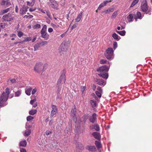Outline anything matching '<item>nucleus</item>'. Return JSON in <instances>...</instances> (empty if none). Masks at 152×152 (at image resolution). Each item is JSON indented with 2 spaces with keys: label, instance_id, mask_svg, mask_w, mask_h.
I'll return each mask as SVG.
<instances>
[{
  "label": "nucleus",
  "instance_id": "f257e3e1",
  "mask_svg": "<svg viewBox=\"0 0 152 152\" xmlns=\"http://www.w3.org/2000/svg\"><path fill=\"white\" fill-rule=\"evenodd\" d=\"M10 93V89L7 88L5 91H3L0 96V106L2 107L5 106L7 104L6 102L8 97Z\"/></svg>",
  "mask_w": 152,
  "mask_h": 152
},
{
  "label": "nucleus",
  "instance_id": "f03ea898",
  "mask_svg": "<svg viewBox=\"0 0 152 152\" xmlns=\"http://www.w3.org/2000/svg\"><path fill=\"white\" fill-rule=\"evenodd\" d=\"M141 9L143 12H145L146 14L150 15L151 14V10L150 8L148 9V7L146 0H142L141 5Z\"/></svg>",
  "mask_w": 152,
  "mask_h": 152
},
{
  "label": "nucleus",
  "instance_id": "7ed1b4c3",
  "mask_svg": "<svg viewBox=\"0 0 152 152\" xmlns=\"http://www.w3.org/2000/svg\"><path fill=\"white\" fill-rule=\"evenodd\" d=\"M43 65L41 63H37L34 67V71L38 72H40L41 71L43 72L47 67V64H45L42 68Z\"/></svg>",
  "mask_w": 152,
  "mask_h": 152
},
{
  "label": "nucleus",
  "instance_id": "20e7f679",
  "mask_svg": "<svg viewBox=\"0 0 152 152\" xmlns=\"http://www.w3.org/2000/svg\"><path fill=\"white\" fill-rule=\"evenodd\" d=\"M47 30V26L44 25L41 30V34L42 38L45 39H48L49 38V35L46 32Z\"/></svg>",
  "mask_w": 152,
  "mask_h": 152
},
{
  "label": "nucleus",
  "instance_id": "39448f33",
  "mask_svg": "<svg viewBox=\"0 0 152 152\" xmlns=\"http://www.w3.org/2000/svg\"><path fill=\"white\" fill-rule=\"evenodd\" d=\"M113 51L112 48H109L106 50L105 55L107 59H110L112 58Z\"/></svg>",
  "mask_w": 152,
  "mask_h": 152
},
{
  "label": "nucleus",
  "instance_id": "423d86ee",
  "mask_svg": "<svg viewBox=\"0 0 152 152\" xmlns=\"http://www.w3.org/2000/svg\"><path fill=\"white\" fill-rule=\"evenodd\" d=\"M68 47L66 41H63L61 43L59 50L61 51H66L68 49Z\"/></svg>",
  "mask_w": 152,
  "mask_h": 152
},
{
  "label": "nucleus",
  "instance_id": "0eeeda50",
  "mask_svg": "<svg viewBox=\"0 0 152 152\" xmlns=\"http://www.w3.org/2000/svg\"><path fill=\"white\" fill-rule=\"evenodd\" d=\"M109 69V67H107L105 65L102 66L97 69V71L99 72L104 73L107 72Z\"/></svg>",
  "mask_w": 152,
  "mask_h": 152
},
{
  "label": "nucleus",
  "instance_id": "6e6552de",
  "mask_svg": "<svg viewBox=\"0 0 152 152\" xmlns=\"http://www.w3.org/2000/svg\"><path fill=\"white\" fill-rule=\"evenodd\" d=\"M2 19L5 21H10L12 20L13 18L11 16V14L8 13L2 17Z\"/></svg>",
  "mask_w": 152,
  "mask_h": 152
},
{
  "label": "nucleus",
  "instance_id": "1a4fd4ad",
  "mask_svg": "<svg viewBox=\"0 0 152 152\" xmlns=\"http://www.w3.org/2000/svg\"><path fill=\"white\" fill-rule=\"evenodd\" d=\"M51 107L52 110L51 112L50 117L52 118L54 115L56 114L58 109L57 107L53 104L52 105Z\"/></svg>",
  "mask_w": 152,
  "mask_h": 152
},
{
  "label": "nucleus",
  "instance_id": "9d476101",
  "mask_svg": "<svg viewBox=\"0 0 152 152\" xmlns=\"http://www.w3.org/2000/svg\"><path fill=\"white\" fill-rule=\"evenodd\" d=\"M111 1L109 0H106L104 1L103 3H101L99 6L97 10H100L103 7L105 6L108 3H109ZM97 11V10H96Z\"/></svg>",
  "mask_w": 152,
  "mask_h": 152
},
{
  "label": "nucleus",
  "instance_id": "9b49d317",
  "mask_svg": "<svg viewBox=\"0 0 152 152\" xmlns=\"http://www.w3.org/2000/svg\"><path fill=\"white\" fill-rule=\"evenodd\" d=\"M97 118V115L96 113H94L93 114L92 116L89 118V121L92 123H94L96 121Z\"/></svg>",
  "mask_w": 152,
  "mask_h": 152
},
{
  "label": "nucleus",
  "instance_id": "f8f14e48",
  "mask_svg": "<svg viewBox=\"0 0 152 152\" xmlns=\"http://www.w3.org/2000/svg\"><path fill=\"white\" fill-rule=\"evenodd\" d=\"M96 82L98 85L101 86H104L105 84L104 81L102 79H97Z\"/></svg>",
  "mask_w": 152,
  "mask_h": 152
},
{
  "label": "nucleus",
  "instance_id": "ddd939ff",
  "mask_svg": "<svg viewBox=\"0 0 152 152\" xmlns=\"http://www.w3.org/2000/svg\"><path fill=\"white\" fill-rule=\"evenodd\" d=\"M92 134L96 139L99 140L101 138L100 134L97 132H94L92 133Z\"/></svg>",
  "mask_w": 152,
  "mask_h": 152
},
{
  "label": "nucleus",
  "instance_id": "4468645a",
  "mask_svg": "<svg viewBox=\"0 0 152 152\" xmlns=\"http://www.w3.org/2000/svg\"><path fill=\"white\" fill-rule=\"evenodd\" d=\"M86 149L90 151H93L96 150V148L94 146L87 145L86 147Z\"/></svg>",
  "mask_w": 152,
  "mask_h": 152
},
{
  "label": "nucleus",
  "instance_id": "2eb2a0df",
  "mask_svg": "<svg viewBox=\"0 0 152 152\" xmlns=\"http://www.w3.org/2000/svg\"><path fill=\"white\" fill-rule=\"evenodd\" d=\"M1 5L3 6H6L8 7L11 5V4L7 0H2Z\"/></svg>",
  "mask_w": 152,
  "mask_h": 152
},
{
  "label": "nucleus",
  "instance_id": "dca6fc26",
  "mask_svg": "<svg viewBox=\"0 0 152 152\" xmlns=\"http://www.w3.org/2000/svg\"><path fill=\"white\" fill-rule=\"evenodd\" d=\"M114 10L113 8H111L103 11L102 13L104 14H109L111 12H113Z\"/></svg>",
  "mask_w": 152,
  "mask_h": 152
},
{
  "label": "nucleus",
  "instance_id": "f3484780",
  "mask_svg": "<svg viewBox=\"0 0 152 152\" xmlns=\"http://www.w3.org/2000/svg\"><path fill=\"white\" fill-rule=\"evenodd\" d=\"M28 8V7H23L20 10V13L22 15L25 14L27 11V9Z\"/></svg>",
  "mask_w": 152,
  "mask_h": 152
},
{
  "label": "nucleus",
  "instance_id": "a211bd4d",
  "mask_svg": "<svg viewBox=\"0 0 152 152\" xmlns=\"http://www.w3.org/2000/svg\"><path fill=\"white\" fill-rule=\"evenodd\" d=\"M112 36L114 39L117 41H118L121 38L120 37L118 36L115 33H113Z\"/></svg>",
  "mask_w": 152,
  "mask_h": 152
},
{
  "label": "nucleus",
  "instance_id": "6ab92c4d",
  "mask_svg": "<svg viewBox=\"0 0 152 152\" xmlns=\"http://www.w3.org/2000/svg\"><path fill=\"white\" fill-rule=\"evenodd\" d=\"M51 3V5L52 7L55 9H57L58 7V4L56 1H53Z\"/></svg>",
  "mask_w": 152,
  "mask_h": 152
},
{
  "label": "nucleus",
  "instance_id": "aec40b11",
  "mask_svg": "<svg viewBox=\"0 0 152 152\" xmlns=\"http://www.w3.org/2000/svg\"><path fill=\"white\" fill-rule=\"evenodd\" d=\"M31 133V130L30 129H26L25 131L23 134L25 136H27L29 135Z\"/></svg>",
  "mask_w": 152,
  "mask_h": 152
},
{
  "label": "nucleus",
  "instance_id": "412c9836",
  "mask_svg": "<svg viewBox=\"0 0 152 152\" xmlns=\"http://www.w3.org/2000/svg\"><path fill=\"white\" fill-rule=\"evenodd\" d=\"M133 15L132 14H129L127 17V19L129 22H130L133 21Z\"/></svg>",
  "mask_w": 152,
  "mask_h": 152
},
{
  "label": "nucleus",
  "instance_id": "4be33fe9",
  "mask_svg": "<svg viewBox=\"0 0 152 152\" xmlns=\"http://www.w3.org/2000/svg\"><path fill=\"white\" fill-rule=\"evenodd\" d=\"M32 88L31 87H29L26 89L25 91L26 94L28 96L30 95H31V92L32 91Z\"/></svg>",
  "mask_w": 152,
  "mask_h": 152
},
{
  "label": "nucleus",
  "instance_id": "5701e85b",
  "mask_svg": "<svg viewBox=\"0 0 152 152\" xmlns=\"http://www.w3.org/2000/svg\"><path fill=\"white\" fill-rule=\"evenodd\" d=\"M82 15V12H81L78 15L77 18L75 19V21L76 22H79L81 20Z\"/></svg>",
  "mask_w": 152,
  "mask_h": 152
},
{
  "label": "nucleus",
  "instance_id": "b1692460",
  "mask_svg": "<svg viewBox=\"0 0 152 152\" xmlns=\"http://www.w3.org/2000/svg\"><path fill=\"white\" fill-rule=\"evenodd\" d=\"M98 75L100 77H102L104 78H106V79H107V78L108 77V74L107 73H101L99 74H98Z\"/></svg>",
  "mask_w": 152,
  "mask_h": 152
},
{
  "label": "nucleus",
  "instance_id": "393cba45",
  "mask_svg": "<svg viewBox=\"0 0 152 152\" xmlns=\"http://www.w3.org/2000/svg\"><path fill=\"white\" fill-rule=\"evenodd\" d=\"M10 9V8H9L1 10L0 11V15L7 12Z\"/></svg>",
  "mask_w": 152,
  "mask_h": 152
},
{
  "label": "nucleus",
  "instance_id": "a878e982",
  "mask_svg": "<svg viewBox=\"0 0 152 152\" xmlns=\"http://www.w3.org/2000/svg\"><path fill=\"white\" fill-rule=\"evenodd\" d=\"M35 2V0H31V1H27V5L30 6L32 7L34 5Z\"/></svg>",
  "mask_w": 152,
  "mask_h": 152
},
{
  "label": "nucleus",
  "instance_id": "bb28decb",
  "mask_svg": "<svg viewBox=\"0 0 152 152\" xmlns=\"http://www.w3.org/2000/svg\"><path fill=\"white\" fill-rule=\"evenodd\" d=\"M94 128L97 131H99V126L97 124H96L94 126H90V129H92Z\"/></svg>",
  "mask_w": 152,
  "mask_h": 152
},
{
  "label": "nucleus",
  "instance_id": "cd10ccee",
  "mask_svg": "<svg viewBox=\"0 0 152 152\" xmlns=\"http://www.w3.org/2000/svg\"><path fill=\"white\" fill-rule=\"evenodd\" d=\"M136 15V16L135 18L136 21H137V18L141 19L142 18L141 13L140 12H137Z\"/></svg>",
  "mask_w": 152,
  "mask_h": 152
},
{
  "label": "nucleus",
  "instance_id": "c85d7f7f",
  "mask_svg": "<svg viewBox=\"0 0 152 152\" xmlns=\"http://www.w3.org/2000/svg\"><path fill=\"white\" fill-rule=\"evenodd\" d=\"M26 141L25 140H23L21 141L20 143V146L25 147L26 145Z\"/></svg>",
  "mask_w": 152,
  "mask_h": 152
},
{
  "label": "nucleus",
  "instance_id": "c756f323",
  "mask_svg": "<svg viewBox=\"0 0 152 152\" xmlns=\"http://www.w3.org/2000/svg\"><path fill=\"white\" fill-rule=\"evenodd\" d=\"M71 114L72 116H75V115H76V107L75 106L74 107V109L72 110Z\"/></svg>",
  "mask_w": 152,
  "mask_h": 152
},
{
  "label": "nucleus",
  "instance_id": "7c9ffc66",
  "mask_svg": "<svg viewBox=\"0 0 152 152\" xmlns=\"http://www.w3.org/2000/svg\"><path fill=\"white\" fill-rule=\"evenodd\" d=\"M95 144L98 149H99L101 148V143L99 141H95Z\"/></svg>",
  "mask_w": 152,
  "mask_h": 152
},
{
  "label": "nucleus",
  "instance_id": "2f4dec72",
  "mask_svg": "<svg viewBox=\"0 0 152 152\" xmlns=\"http://www.w3.org/2000/svg\"><path fill=\"white\" fill-rule=\"evenodd\" d=\"M116 31L117 33L122 36H124L126 34V31L124 30L121 31Z\"/></svg>",
  "mask_w": 152,
  "mask_h": 152
},
{
  "label": "nucleus",
  "instance_id": "473e14b6",
  "mask_svg": "<svg viewBox=\"0 0 152 152\" xmlns=\"http://www.w3.org/2000/svg\"><path fill=\"white\" fill-rule=\"evenodd\" d=\"M37 110H31L29 112V113L30 115H33L36 113Z\"/></svg>",
  "mask_w": 152,
  "mask_h": 152
},
{
  "label": "nucleus",
  "instance_id": "72a5a7b5",
  "mask_svg": "<svg viewBox=\"0 0 152 152\" xmlns=\"http://www.w3.org/2000/svg\"><path fill=\"white\" fill-rule=\"evenodd\" d=\"M139 1V0H134L131 4L130 7H132L134 6Z\"/></svg>",
  "mask_w": 152,
  "mask_h": 152
},
{
  "label": "nucleus",
  "instance_id": "f704fd0d",
  "mask_svg": "<svg viewBox=\"0 0 152 152\" xmlns=\"http://www.w3.org/2000/svg\"><path fill=\"white\" fill-rule=\"evenodd\" d=\"M90 103L91 105L93 107H95L96 106V103L95 101L91 100L90 101Z\"/></svg>",
  "mask_w": 152,
  "mask_h": 152
},
{
  "label": "nucleus",
  "instance_id": "c9c22d12",
  "mask_svg": "<svg viewBox=\"0 0 152 152\" xmlns=\"http://www.w3.org/2000/svg\"><path fill=\"white\" fill-rule=\"evenodd\" d=\"M40 44L37 43L35 44L34 46V51L37 50L40 47Z\"/></svg>",
  "mask_w": 152,
  "mask_h": 152
},
{
  "label": "nucleus",
  "instance_id": "e433bc0d",
  "mask_svg": "<svg viewBox=\"0 0 152 152\" xmlns=\"http://www.w3.org/2000/svg\"><path fill=\"white\" fill-rule=\"evenodd\" d=\"M40 25L39 24H36L34 25L32 28L34 29H37L39 28L40 27Z\"/></svg>",
  "mask_w": 152,
  "mask_h": 152
},
{
  "label": "nucleus",
  "instance_id": "4c0bfd02",
  "mask_svg": "<svg viewBox=\"0 0 152 152\" xmlns=\"http://www.w3.org/2000/svg\"><path fill=\"white\" fill-rule=\"evenodd\" d=\"M96 94L97 96L99 98L101 97L102 96L101 93L102 92H99L98 91H96Z\"/></svg>",
  "mask_w": 152,
  "mask_h": 152
},
{
  "label": "nucleus",
  "instance_id": "58836bf2",
  "mask_svg": "<svg viewBox=\"0 0 152 152\" xmlns=\"http://www.w3.org/2000/svg\"><path fill=\"white\" fill-rule=\"evenodd\" d=\"M21 93V91L18 90L17 92H15V96H19Z\"/></svg>",
  "mask_w": 152,
  "mask_h": 152
},
{
  "label": "nucleus",
  "instance_id": "ea45409f",
  "mask_svg": "<svg viewBox=\"0 0 152 152\" xmlns=\"http://www.w3.org/2000/svg\"><path fill=\"white\" fill-rule=\"evenodd\" d=\"M117 13L118 12L117 11L115 12L113 14L111 18H115L117 15Z\"/></svg>",
  "mask_w": 152,
  "mask_h": 152
},
{
  "label": "nucleus",
  "instance_id": "a19ab883",
  "mask_svg": "<svg viewBox=\"0 0 152 152\" xmlns=\"http://www.w3.org/2000/svg\"><path fill=\"white\" fill-rule=\"evenodd\" d=\"M34 118V117L31 116H28L26 118L27 120L28 121H30L31 120H32Z\"/></svg>",
  "mask_w": 152,
  "mask_h": 152
},
{
  "label": "nucleus",
  "instance_id": "79ce46f5",
  "mask_svg": "<svg viewBox=\"0 0 152 152\" xmlns=\"http://www.w3.org/2000/svg\"><path fill=\"white\" fill-rule=\"evenodd\" d=\"M18 35L19 37H20L23 36V34L21 31H18Z\"/></svg>",
  "mask_w": 152,
  "mask_h": 152
},
{
  "label": "nucleus",
  "instance_id": "37998d69",
  "mask_svg": "<svg viewBox=\"0 0 152 152\" xmlns=\"http://www.w3.org/2000/svg\"><path fill=\"white\" fill-rule=\"evenodd\" d=\"M48 42L46 41H42L40 43V44H41L43 46L45 45H46L47 44Z\"/></svg>",
  "mask_w": 152,
  "mask_h": 152
},
{
  "label": "nucleus",
  "instance_id": "c03bdc74",
  "mask_svg": "<svg viewBox=\"0 0 152 152\" xmlns=\"http://www.w3.org/2000/svg\"><path fill=\"white\" fill-rule=\"evenodd\" d=\"M107 61L105 59H102L101 60L100 63L101 64H103L105 63H106L107 62Z\"/></svg>",
  "mask_w": 152,
  "mask_h": 152
},
{
  "label": "nucleus",
  "instance_id": "a18cd8bd",
  "mask_svg": "<svg viewBox=\"0 0 152 152\" xmlns=\"http://www.w3.org/2000/svg\"><path fill=\"white\" fill-rule=\"evenodd\" d=\"M113 48L115 49L117 47V43L116 42H115L113 44Z\"/></svg>",
  "mask_w": 152,
  "mask_h": 152
},
{
  "label": "nucleus",
  "instance_id": "49530a36",
  "mask_svg": "<svg viewBox=\"0 0 152 152\" xmlns=\"http://www.w3.org/2000/svg\"><path fill=\"white\" fill-rule=\"evenodd\" d=\"M46 13L47 16L49 18H50V19H51L52 18V17L50 15V14L49 11H47L46 12Z\"/></svg>",
  "mask_w": 152,
  "mask_h": 152
},
{
  "label": "nucleus",
  "instance_id": "de8ad7c7",
  "mask_svg": "<svg viewBox=\"0 0 152 152\" xmlns=\"http://www.w3.org/2000/svg\"><path fill=\"white\" fill-rule=\"evenodd\" d=\"M37 89L36 88H34L33 89L32 91L31 94L32 95H33L35 94V93L37 91Z\"/></svg>",
  "mask_w": 152,
  "mask_h": 152
},
{
  "label": "nucleus",
  "instance_id": "09e8293b",
  "mask_svg": "<svg viewBox=\"0 0 152 152\" xmlns=\"http://www.w3.org/2000/svg\"><path fill=\"white\" fill-rule=\"evenodd\" d=\"M31 37H28L26 38L25 39V40H24V41H31Z\"/></svg>",
  "mask_w": 152,
  "mask_h": 152
},
{
  "label": "nucleus",
  "instance_id": "8fccbe9b",
  "mask_svg": "<svg viewBox=\"0 0 152 152\" xmlns=\"http://www.w3.org/2000/svg\"><path fill=\"white\" fill-rule=\"evenodd\" d=\"M31 126H30L29 125H28V124L27 123L26 124V129H30L31 128Z\"/></svg>",
  "mask_w": 152,
  "mask_h": 152
},
{
  "label": "nucleus",
  "instance_id": "3c124183",
  "mask_svg": "<svg viewBox=\"0 0 152 152\" xmlns=\"http://www.w3.org/2000/svg\"><path fill=\"white\" fill-rule=\"evenodd\" d=\"M86 87L85 86H83L81 87V90L82 92V93H83V91L86 89Z\"/></svg>",
  "mask_w": 152,
  "mask_h": 152
},
{
  "label": "nucleus",
  "instance_id": "603ef678",
  "mask_svg": "<svg viewBox=\"0 0 152 152\" xmlns=\"http://www.w3.org/2000/svg\"><path fill=\"white\" fill-rule=\"evenodd\" d=\"M36 9V8H34V9H33L32 8H30L29 9V11L30 12H32L34 11Z\"/></svg>",
  "mask_w": 152,
  "mask_h": 152
},
{
  "label": "nucleus",
  "instance_id": "864d4df0",
  "mask_svg": "<svg viewBox=\"0 0 152 152\" xmlns=\"http://www.w3.org/2000/svg\"><path fill=\"white\" fill-rule=\"evenodd\" d=\"M53 29L52 28H49L48 29V31L49 32V33H51L52 32H53Z\"/></svg>",
  "mask_w": 152,
  "mask_h": 152
},
{
  "label": "nucleus",
  "instance_id": "5fc2aeb1",
  "mask_svg": "<svg viewBox=\"0 0 152 152\" xmlns=\"http://www.w3.org/2000/svg\"><path fill=\"white\" fill-rule=\"evenodd\" d=\"M72 116L73 117V120L75 122H76L77 121V118H76V115H75V116Z\"/></svg>",
  "mask_w": 152,
  "mask_h": 152
},
{
  "label": "nucleus",
  "instance_id": "6e6d98bb",
  "mask_svg": "<svg viewBox=\"0 0 152 152\" xmlns=\"http://www.w3.org/2000/svg\"><path fill=\"white\" fill-rule=\"evenodd\" d=\"M12 83H13L16 82V80L15 79H13L10 80Z\"/></svg>",
  "mask_w": 152,
  "mask_h": 152
},
{
  "label": "nucleus",
  "instance_id": "4d7b16f0",
  "mask_svg": "<svg viewBox=\"0 0 152 152\" xmlns=\"http://www.w3.org/2000/svg\"><path fill=\"white\" fill-rule=\"evenodd\" d=\"M4 26L3 25L2 23H0V28H4Z\"/></svg>",
  "mask_w": 152,
  "mask_h": 152
},
{
  "label": "nucleus",
  "instance_id": "13d9d810",
  "mask_svg": "<svg viewBox=\"0 0 152 152\" xmlns=\"http://www.w3.org/2000/svg\"><path fill=\"white\" fill-rule=\"evenodd\" d=\"M97 90H98V91L100 92H102V89L100 87H99L97 88Z\"/></svg>",
  "mask_w": 152,
  "mask_h": 152
},
{
  "label": "nucleus",
  "instance_id": "bf43d9fd",
  "mask_svg": "<svg viewBox=\"0 0 152 152\" xmlns=\"http://www.w3.org/2000/svg\"><path fill=\"white\" fill-rule=\"evenodd\" d=\"M20 151V152H26V150L24 148L21 149Z\"/></svg>",
  "mask_w": 152,
  "mask_h": 152
},
{
  "label": "nucleus",
  "instance_id": "052dcab7",
  "mask_svg": "<svg viewBox=\"0 0 152 152\" xmlns=\"http://www.w3.org/2000/svg\"><path fill=\"white\" fill-rule=\"evenodd\" d=\"M51 133V131H48L46 132V134L47 135H48L50 134Z\"/></svg>",
  "mask_w": 152,
  "mask_h": 152
},
{
  "label": "nucleus",
  "instance_id": "680f3d73",
  "mask_svg": "<svg viewBox=\"0 0 152 152\" xmlns=\"http://www.w3.org/2000/svg\"><path fill=\"white\" fill-rule=\"evenodd\" d=\"M37 106V103H35L33 105V107L35 108Z\"/></svg>",
  "mask_w": 152,
  "mask_h": 152
},
{
  "label": "nucleus",
  "instance_id": "e2e57ef3",
  "mask_svg": "<svg viewBox=\"0 0 152 152\" xmlns=\"http://www.w3.org/2000/svg\"><path fill=\"white\" fill-rule=\"evenodd\" d=\"M77 27V26L76 25H73L72 27V29L75 28H76Z\"/></svg>",
  "mask_w": 152,
  "mask_h": 152
},
{
  "label": "nucleus",
  "instance_id": "0e129e2a",
  "mask_svg": "<svg viewBox=\"0 0 152 152\" xmlns=\"http://www.w3.org/2000/svg\"><path fill=\"white\" fill-rule=\"evenodd\" d=\"M59 26L58 25H56V26L55 28V29H56L58 28L59 27Z\"/></svg>",
  "mask_w": 152,
  "mask_h": 152
},
{
  "label": "nucleus",
  "instance_id": "69168bd1",
  "mask_svg": "<svg viewBox=\"0 0 152 152\" xmlns=\"http://www.w3.org/2000/svg\"><path fill=\"white\" fill-rule=\"evenodd\" d=\"M15 9V11L16 12H17L18 11V7L17 6H16Z\"/></svg>",
  "mask_w": 152,
  "mask_h": 152
},
{
  "label": "nucleus",
  "instance_id": "338daca9",
  "mask_svg": "<svg viewBox=\"0 0 152 152\" xmlns=\"http://www.w3.org/2000/svg\"><path fill=\"white\" fill-rule=\"evenodd\" d=\"M61 79H59L58 80V83H61Z\"/></svg>",
  "mask_w": 152,
  "mask_h": 152
},
{
  "label": "nucleus",
  "instance_id": "774afa93",
  "mask_svg": "<svg viewBox=\"0 0 152 152\" xmlns=\"http://www.w3.org/2000/svg\"><path fill=\"white\" fill-rule=\"evenodd\" d=\"M49 120V118H47L45 120V122H46V123H47L48 121Z\"/></svg>",
  "mask_w": 152,
  "mask_h": 152
}]
</instances>
